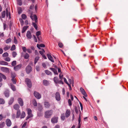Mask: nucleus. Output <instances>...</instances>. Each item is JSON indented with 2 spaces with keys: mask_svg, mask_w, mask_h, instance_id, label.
Returning a JSON list of instances; mask_svg holds the SVG:
<instances>
[{
  "mask_svg": "<svg viewBox=\"0 0 128 128\" xmlns=\"http://www.w3.org/2000/svg\"><path fill=\"white\" fill-rule=\"evenodd\" d=\"M70 114V110H67L65 113V116L66 118L69 117Z\"/></svg>",
  "mask_w": 128,
  "mask_h": 128,
  "instance_id": "dca6fc26",
  "label": "nucleus"
},
{
  "mask_svg": "<svg viewBox=\"0 0 128 128\" xmlns=\"http://www.w3.org/2000/svg\"><path fill=\"white\" fill-rule=\"evenodd\" d=\"M42 67L44 68H46V64L44 62H42Z\"/></svg>",
  "mask_w": 128,
  "mask_h": 128,
  "instance_id": "680f3d73",
  "label": "nucleus"
},
{
  "mask_svg": "<svg viewBox=\"0 0 128 128\" xmlns=\"http://www.w3.org/2000/svg\"><path fill=\"white\" fill-rule=\"evenodd\" d=\"M2 56L4 57H8V53L6 52L4 53Z\"/></svg>",
  "mask_w": 128,
  "mask_h": 128,
  "instance_id": "a19ab883",
  "label": "nucleus"
},
{
  "mask_svg": "<svg viewBox=\"0 0 128 128\" xmlns=\"http://www.w3.org/2000/svg\"><path fill=\"white\" fill-rule=\"evenodd\" d=\"M39 58L38 56L36 57L34 59V64H35L37 63L38 60L39 59Z\"/></svg>",
  "mask_w": 128,
  "mask_h": 128,
  "instance_id": "37998d69",
  "label": "nucleus"
},
{
  "mask_svg": "<svg viewBox=\"0 0 128 128\" xmlns=\"http://www.w3.org/2000/svg\"><path fill=\"white\" fill-rule=\"evenodd\" d=\"M18 12L19 14H20L22 12V8L21 7H20L18 8Z\"/></svg>",
  "mask_w": 128,
  "mask_h": 128,
  "instance_id": "c9c22d12",
  "label": "nucleus"
},
{
  "mask_svg": "<svg viewBox=\"0 0 128 128\" xmlns=\"http://www.w3.org/2000/svg\"><path fill=\"white\" fill-rule=\"evenodd\" d=\"M47 55L48 58L52 62H54V61L50 54H47Z\"/></svg>",
  "mask_w": 128,
  "mask_h": 128,
  "instance_id": "2eb2a0df",
  "label": "nucleus"
},
{
  "mask_svg": "<svg viewBox=\"0 0 128 128\" xmlns=\"http://www.w3.org/2000/svg\"><path fill=\"white\" fill-rule=\"evenodd\" d=\"M14 98L12 97L11 98L8 102V104L9 105H11L13 103L14 101Z\"/></svg>",
  "mask_w": 128,
  "mask_h": 128,
  "instance_id": "aec40b11",
  "label": "nucleus"
},
{
  "mask_svg": "<svg viewBox=\"0 0 128 128\" xmlns=\"http://www.w3.org/2000/svg\"><path fill=\"white\" fill-rule=\"evenodd\" d=\"M58 46L60 48H62L63 46V45L62 43L60 42H59L58 43Z\"/></svg>",
  "mask_w": 128,
  "mask_h": 128,
  "instance_id": "13d9d810",
  "label": "nucleus"
},
{
  "mask_svg": "<svg viewBox=\"0 0 128 128\" xmlns=\"http://www.w3.org/2000/svg\"><path fill=\"white\" fill-rule=\"evenodd\" d=\"M17 2L18 4L21 6L22 4V0H17Z\"/></svg>",
  "mask_w": 128,
  "mask_h": 128,
  "instance_id": "ea45409f",
  "label": "nucleus"
},
{
  "mask_svg": "<svg viewBox=\"0 0 128 128\" xmlns=\"http://www.w3.org/2000/svg\"><path fill=\"white\" fill-rule=\"evenodd\" d=\"M32 25L34 26V28H35L36 30H37L38 27L37 25L36 24V23L35 22H32Z\"/></svg>",
  "mask_w": 128,
  "mask_h": 128,
  "instance_id": "e433bc0d",
  "label": "nucleus"
},
{
  "mask_svg": "<svg viewBox=\"0 0 128 128\" xmlns=\"http://www.w3.org/2000/svg\"><path fill=\"white\" fill-rule=\"evenodd\" d=\"M43 84L46 86H48L49 84V82L48 81L46 80H44L43 81Z\"/></svg>",
  "mask_w": 128,
  "mask_h": 128,
  "instance_id": "412c9836",
  "label": "nucleus"
},
{
  "mask_svg": "<svg viewBox=\"0 0 128 128\" xmlns=\"http://www.w3.org/2000/svg\"><path fill=\"white\" fill-rule=\"evenodd\" d=\"M25 81L28 86L29 88H31L32 86V84L30 80L28 78H26L25 79Z\"/></svg>",
  "mask_w": 128,
  "mask_h": 128,
  "instance_id": "7ed1b4c3",
  "label": "nucleus"
},
{
  "mask_svg": "<svg viewBox=\"0 0 128 128\" xmlns=\"http://www.w3.org/2000/svg\"><path fill=\"white\" fill-rule=\"evenodd\" d=\"M75 111L76 114H78V110L76 107L75 108Z\"/></svg>",
  "mask_w": 128,
  "mask_h": 128,
  "instance_id": "774afa93",
  "label": "nucleus"
},
{
  "mask_svg": "<svg viewBox=\"0 0 128 128\" xmlns=\"http://www.w3.org/2000/svg\"><path fill=\"white\" fill-rule=\"evenodd\" d=\"M64 82L66 83V84H68L69 83L66 80V78H63Z\"/></svg>",
  "mask_w": 128,
  "mask_h": 128,
  "instance_id": "338daca9",
  "label": "nucleus"
},
{
  "mask_svg": "<svg viewBox=\"0 0 128 128\" xmlns=\"http://www.w3.org/2000/svg\"><path fill=\"white\" fill-rule=\"evenodd\" d=\"M22 49L23 52H26L27 50V49H26V47H22Z\"/></svg>",
  "mask_w": 128,
  "mask_h": 128,
  "instance_id": "0e129e2a",
  "label": "nucleus"
},
{
  "mask_svg": "<svg viewBox=\"0 0 128 128\" xmlns=\"http://www.w3.org/2000/svg\"><path fill=\"white\" fill-rule=\"evenodd\" d=\"M34 94V96L38 99H40L41 97L40 94L37 92L35 91Z\"/></svg>",
  "mask_w": 128,
  "mask_h": 128,
  "instance_id": "0eeeda50",
  "label": "nucleus"
},
{
  "mask_svg": "<svg viewBox=\"0 0 128 128\" xmlns=\"http://www.w3.org/2000/svg\"><path fill=\"white\" fill-rule=\"evenodd\" d=\"M20 114L21 112L20 110H18L16 113V118H19L20 116Z\"/></svg>",
  "mask_w": 128,
  "mask_h": 128,
  "instance_id": "6ab92c4d",
  "label": "nucleus"
},
{
  "mask_svg": "<svg viewBox=\"0 0 128 128\" xmlns=\"http://www.w3.org/2000/svg\"><path fill=\"white\" fill-rule=\"evenodd\" d=\"M68 103L70 106H71L72 105V101L70 99H69L68 100Z\"/></svg>",
  "mask_w": 128,
  "mask_h": 128,
  "instance_id": "bf43d9fd",
  "label": "nucleus"
},
{
  "mask_svg": "<svg viewBox=\"0 0 128 128\" xmlns=\"http://www.w3.org/2000/svg\"><path fill=\"white\" fill-rule=\"evenodd\" d=\"M44 52L45 51L44 49H42L41 50L39 51L40 53L42 55H44L43 54Z\"/></svg>",
  "mask_w": 128,
  "mask_h": 128,
  "instance_id": "864d4df0",
  "label": "nucleus"
},
{
  "mask_svg": "<svg viewBox=\"0 0 128 128\" xmlns=\"http://www.w3.org/2000/svg\"><path fill=\"white\" fill-rule=\"evenodd\" d=\"M0 69L2 71L6 72H8L9 71L8 68H7L2 67Z\"/></svg>",
  "mask_w": 128,
  "mask_h": 128,
  "instance_id": "4468645a",
  "label": "nucleus"
},
{
  "mask_svg": "<svg viewBox=\"0 0 128 128\" xmlns=\"http://www.w3.org/2000/svg\"><path fill=\"white\" fill-rule=\"evenodd\" d=\"M6 16L8 17V16H9V18H11L10 15V12H8V9L6 8Z\"/></svg>",
  "mask_w": 128,
  "mask_h": 128,
  "instance_id": "4be33fe9",
  "label": "nucleus"
},
{
  "mask_svg": "<svg viewBox=\"0 0 128 128\" xmlns=\"http://www.w3.org/2000/svg\"><path fill=\"white\" fill-rule=\"evenodd\" d=\"M5 12L4 11L2 12V18H4L5 16Z\"/></svg>",
  "mask_w": 128,
  "mask_h": 128,
  "instance_id": "3c124183",
  "label": "nucleus"
},
{
  "mask_svg": "<svg viewBox=\"0 0 128 128\" xmlns=\"http://www.w3.org/2000/svg\"><path fill=\"white\" fill-rule=\"evenodd\" d=\"M28 115L26 119V120H27L29 118L32 117L33 115L32 114V110L30 108H28L27 110Z\"/></svg>",
  "mask_w": 128,
  "mask_h": 128,
  "instance_id": "f03ea898",
  "label": "nucleus"
},
{
  "mask_svg": "<svg viewBox=\"0 0 128 128\" xmlns=\"http://www.w3.org/2000/svg\"><path fill=\"white\" fill-rule=\"evenodd\" d=\"M16 64V60H14L12 61L11 64L12 66H14Z\"/></svg>",
  "mask_w": 128,
  "mask_h": 128,
  "instance_id": "f704fd0d",
  "label": "nucleus"
},
{
  "mask_svg": "<svg viewBox=\"0 0 128 128\" xmlns=\"http://www.w3.org/2000/svg\"><path fill=\"white\" fill-rule=\"evenodd\" d=\"M28 27V26H24L22 28V33H24Z\"/></svg>",
  "mask_w": 128,
  "mask_h": 128,
  "instance_id": "cd10ccee",
  "label": "nucleus"
},
{
  "mask_svg": "<svg viewBox=\"0 0 128 128\" xmlns=\"http://www.w3.org/2000/svg\"><path fill=\"white\" fill-rule=\"evenodd\" d=\"M33 36L34 37V41L35 42H37V40L36 37L34 35H33Z\"/></svg>",
  "mask_w": 128,
  "mask_h": 128,
  "instance_id": "69168bd1",
  "label": "nucleus"
},
{
  "mask_svg": "<svg viewBox=\"0 0 128 128\" xmlns=\"http://www.w3.org/2000/svg\"><path fill=\"white\" fill-rule=\"evenodd\" d=\"M40 32L39 31L37 32L36 33V35L37 37L39 36L40 35Z\"/></svg>",
  "mask_w": 128,
  "mask_h": 128,
  "instance_id": "4d7b16f0",
  "label": "nucleus"
},
{
  "mask_svg": "<svg viewBox=\"0 0 128 128\" xmlns=\"http://www.w3.org/2000/svg\"><path fill=\"white\" fill-rule=\"evenodd\" d=\"M50 69L53 72H54V74H58L57 71L56 70L53 68H50Z\"/></svg>",
  "mask_w": 128,
  "mask_h": 128,
  "instance_id": "b1692460",
  "label": "nucleus"
},
{
  "mask_svg": "<svg viewBox=\"0 0 128 128\" xmlns=\"http://www.w3.org/2000/svg\"><path fill=\"white\" fill-rule=\"evenodd\" d=\"M14 42L16 44L18 43V41L16 38V37L14 36Z\"/></svg>",
  "mask_w": 128,
  "mask_h": 128,
  "instance_id": "58836bf2",
  "label": "nucleus"
},
{
  "mask_svg": "<svg viewBox=\"0 0 128 128\" xmlns=\"http://www.w3.org/2000/svg\"><path fill=\"white\" fill-rule=\"evenodd\" d=\"M0 64L2 65H8V63L4 61H0Z\"/></svg>",
  "mask_w": 128,
  "mask_h": 128,
  "instance_id": "393cba45",
  "label": "nucleus"
},
{
  "mask_svg": "<svg viewBox=\"0 0 128 128\" xmlns=\"http://www.w3.org/2000/svg\"><path fill=\"white\" fill-rule=\"evenodd\" d=\"M4 100L3 99L0 98V104H3L4 103Z\"/></svg>",
  "mask_w": 128,
  "mask_h": 128,
  "instance_id": "de8ad7c7",
  "label": "nucleus"
},
{
  "mask_svg": "<svg viewBox=\"0 0 128 128\" xmlns=\"http://www.w3.org/2000/svg\"><path fill=\"white\" fill-rule=\"evenodd\" d=\"M10 86L11 89L13 91H15L16 90L15 87L14 85L12 84H10Z\"/></svg>",
  "mask_w": 128,
  "mask_h": 128,
  "instance_id": "bb28decb",
  "label": "nucleus"
},
{
  "mask_svg": "<svg viewBox=\"0 0 128 128\" xmlns=\"http://www.w3.org/2000/svg\"><path fill=\"white\" fill-rule=\"evenodd\" d=\"M4 60L6 61L9 62L10 60V58L8 57H7L4 58Z\"/></svg>",
  "mask_w": 128,
  "mask_h": 128,
  "instance_id": "6e6d98bb",
  "label": "nucleus"
},
{
  "mask_svg": "<svg viewBox=\"0 0 128 128\" xmlns=\"http://www.w3.org/2000/svg\"><path fill=\"white\" fill-rule=\"evenodd\" d=\"M5 122L6 125L8 127L10 126L12 124V122L11 120L8 118L6 120Z\"/></svg>",
  "mask_w": 128,
  "mask_h": 128,
  "instance_id": "39448f33",
  "label": "nucleus"
},
{
  "mask_svg": "<svg viewBox=\"0 0 128 128\" xmlns=\"http://www.w3.org/2000/svg\"><path fill=\"white\" fill-rule=\"evenodd\" d=\"M65 118V117L64 116V114H62L61 116V119L62 120H64Z\"/></svg>",
  "mask_w": 128,
  "mask_h": 128,
  "instance_id": "c03bdc74",
  "label": "nucleus"
},
{
  "mask_svg": "<svg viewBox=\"0 0 128 128\" xmlns=\"http://www.w3.org/2000/svg\"><path fill=\"white\" fill-rule=\"evenodd\" d=\"M30 17L32 21H34L36 23L38 22V18L36 15H33L31 14L30 15Z\"/></svg>",
  "mask_w": 128,
  "mask_h": 128,
  "instance_id": "20e7f679",
  "label": "nucleus"
},
{
  "mask_svg": "<svg viewBox=\"0 0 128 128\" xmlns=\"http://www.w3.org/2000/svg\"><path fill=\"white\" fill-rule=\"evenodd\" d=\"M12 41V39L10 38L5 40V42L6 44H8Z\"/></svg>",
  "mask_w": 128,
  "mask_h": 128,
  "instance_id": "72a5a7b5",
  "label": "nucleus"
},
{
  "mask_svg": "<svg viewBox=\"0 0 128 128\" xmlns=\"http://www.w3.org/2000/svg\"><path fill=\"white\" fill-rule=\"evenodd\" d=\"M80 90L82 94L85 97L87 96V95L84 90L82 87L80 88Z\"/></svg>",
  "mask_w": 128,
  "mask_h": 128,
  "instance_id": "f8f14e48",
  "label": "nucleus"
},
{
  "mask_svg": "<svg viewBox=\"0 0 128 128\" xmlns=\"http://www.w3.org/2000/svg\"><path fill=\"white\" fill-rule=\"evenodd\" d=\"M0 75H1L2 78L3 79H4V80H5L6 79V78L4 75L3 74H2L1 73H0Z\"/></svg>",
  "mask_w": 128,
  "mask_h": 128,
  "instance_id": "5fc2aeb1",
  "label": "nucleus"
},
{
  "mask_svg": "<svg viewBox=\"0 0 128 128\" xmlns=\"http://www.w3.org/2000/svg\"><path fill=\"white\" fill-rule=\"evenodd\" d=\"M52 110H48L46 112L44 113V117L46 118H50L53 113Z\"/></svg>",
  "mask_w": 128,
  "mask_h": 128,
  "instance_id": "f257e3e1",
  "label": "nucleus"
},
{
  "mask_svg": "<svg viewBox=\"0 0 128 128\" xmlns=\"http://www.w3.org/2000/svg\"><path fill=\"white\" fill-rule=\"evenodd\" d=\"M26 71L27 74H29L32 70V68L30 65H28L26 68Z\"/></svg>",
  "mask_w": 128,
  "mask_h": 128,
  "instance_id": "423d86ee",
  "label": "nucleus"
},
{
  "mask_svg": "<svg viewBox=\"0 0 128 128\" xmlns=\"http://www.w3.org/2000/svg\"><path fill=\"white\" fill-rule=\"evenodd\" d=\"M36 69L38 71H39L40 70V68L38 66H36Z\"/></svg>",
  "mask_w": 128,
  "mask_h": 128,
  "instance_id": "e2e57ef3",
  "label": "nucleus"
},
{
  "mask_svg": "<svg viewBox=\"0 0 128 128\" xmlns=\"http://www.w3.org/2000/svg\"><path fill=\"white\" fill-rule=\"evenodd\" d=\"M58 117H54L51 119V122L53 124L56 123L58 122Z\"/></svg>",
  "mask_w": 128,
  "mask_h": 128,
  "instance_id": "6e6552de",
  "label": "nucleus"
},
{
  "mask_svg": "<svg viewBox=\"0 0 128 128\" xmlns=\"http://www.w3.org/2000/svg\"><path fill=\"white\" fill-rule=\"evenodd\" d=\"M4 94L5 96L7 98L9 97V92L8 91H6L5 92Z\"/></svg>",
  "mask_w": 128,
  "mask_h": 128,
  "instance_id": "4c0bfd02",
  "label": "nucleus"
},
{
  "mask_svg": "<svg viewBox=\"0 0 128 128\" xmlns=\"http://www.w3.org/2000/svg\"><path fill=\"white\" fill-rule=\"evenodd\" d=\"M18 103L21 106L24 105V102L22 99L21 98H19L18 99Z\"/></svg>",
  "mask_w": 128,
  "mask_h": 128,
  "instance_id": "9b49d317",
  "label": "nucleus"
},
{
  "mask_svg": "<svg viewBox=\"0 0 128 128\" xmlns=\"http://www.w3.org/2000/svg\"><path fill=\"white\" fill-rule=\"evenodd\" d=\"M29 55L27 53H26L25 55L24 58L25 59H28L29 57Z\"/></svg>",
  "mask_w": 128,
  "mask_h": 128,
  "instance_id": "79ce46f5",
  "label": "nucleus"
},
{
  "mask_svg": "<svg viewBox=\"0 0 128 128\" xmlns=\"http://www.w3.org/2000/svg\"><path fill=\"white\" fill-rule=\"evenodd\" d=\"M19 20L20 22L21 25L22 26H23L24 24V21L23 20H22V19L20 18L19 19Z\"/></svg>",
  "mask_w": 128,
  "mask_h": 128,
  "instance_id": "49530a36",
  "label": "nucleus"
},
{
  "mask_svg": "<svg viewBox=\"0 0 128 128\" xmlns=\"http://www.w3.org/2000/svg\"><path fill=\"white\" fill-rule=\"evenodd\" d=\"M45 46L44 44H40L39 45L38 44H37V46L38 49H40V47H44Z\"/></svg>",
  "mask_w": 128,
  "mask_h": 128,
  "instance_id": "c85d7f7f",
  "label": "nucleus"
},
{
  "mask_svg": "<svg viewBox=\"0 0 128 128\" xmlns=\"http://www.w3.org/2000/svg\"><path fill=\"white\" fill-rule=\"evenodd\" d=\"M38 110L40 112L42 111L43 110V108H42V106L41 104H38Z\"/></svg>",
  "mask_w": 128,
  "mask_h": 128,
  "instance_id": "f3484780",
  "label": "nucleus"
},
{
  "mask_svg": "<svg viewBox=\"0 0 128 128\" xmlns=\"http://www.w3.org/2000/svg\"><path fill=\"white\" fill-rule=\"evenodd\" d=\"M22 66V64H20L14 66V69L15 70L17 71L20 69Z\"/></svg>",
  "mask_w": 128,
  "mask_h": 128,
  "instance_id": "1a4fd4ad",
  "label": "nucleus"
},
{
  "mask_svg": "<svg viewBox=\"0 0 128 128\" xmlns=\"http://www.w3.org/2000/svg\"><path fill=\"white\" fill-rule=\"evenodd\" d=\"M25 115H26V114H25V112H22V114H21V116H20V118H24V117L25 116Z\"/></svg>",
  "mask_w": 128,
  "mask_h": 128,
  "instance_id": "7c9ffc66",
  "label": "nucleus"
},
{
  "mask_svg": "<svg viewBox=\"0 0 128 128\" xmlns=\"http://www.w3.org/2000/svg\"><path fill=\"white\" fill-rule=\"evenodd\" d=\"M45 72L48 75H51L52 74L51 72L47 70H45Z\"/></svg>",
  "mask_w": 128,
  "mask_h": 128,
  "instance_id": "473e14b6",
  "label": "nucleus"
},
{
  "mask_svg": "<svg viewBox=\"0 0 128 128\" xmlns=\"http://www.w3.org/2000/svg\"><path fill=\"white\" fill-rule=\"evenodd\" d=\"M12 81L14 84H15L16 83V80L15 78H12Z\"/></svg>",
  "mask_w": 128,
  "mask_h": 128,
  "instance_id": "052dcab7",
  "label": "nucleus"
},
{
  "mask_svg": "<svg viewBox=\"0 0 128 128\" xmlns=\"http://www.w3.org/2000/svg\"><path fill=\"white\" fill-rule=\"evenodd\" d=\"M55 98L56 100L58 101L60 100L61 98L60 93L58 92H56L55 94Z\"/></svg>",
  "mask_w": 128,
  "mask_h": 128,
  "instance_id": "9d476101",
  "label": "nucleus"
},
{
  "mask_svg": "<svg viewBox=\"0 0 128 128\" xmlns=\"http://www.w3.org/2000/svg\"><path fill=\"white\" fill-rule=\"evenodd\" d=\"M5 125V122H1L0 123V128H3Z\"/></svg>",
  "mask_w": 128,
  "mask_h": 128,
  "instance_id": "c756f323",
  "label": "nucleus"
},
{
  "mask_svg": "<svg viewBox=\"0 0 128 128\" xmlns=\"http://www.w3.org/2000/svg\"><path fill=\"white\" fill-rule=\"evenodd\" d=\"M16 49L15 46L14 45H13L12 46L10 50L12 51Z\"/></svg>",
  "mask_w": 128,
  "mask_h": 128,
  "instance_id": "603ef678",
  "label": "nucleus"
},
{
  "mask_svg": "<svg viewBox=\"0 0 128 128\" xmlns=\"http://www.w3.org/2000/svg\"><path fill=\"white\" fill-rule=\"evenodd\" d=\"M54 81L55 83L57 84L58 82V80L57 77H55L54 79Z\"/></svg>",
  "mask_w": 128,
  "mask_h": 128,
  "instance_id": "2f4dec72",
  "label": "nucleus"
},
{
  "mask_svg": "<svg viewBox=\"0 0 128 128\" xmlns=\"http://www.w3.org/2000/svg\"><path fill=\"white\" fill-rule=\"evenodd\" d=\"M14 109L18 110H19L18 109L20 108V106L18 104H16L14 106Z\"/></svg>",
  "mask_w": 128,
  "mask_h": 128,
  "instance_id": "5701e85b",
  "label": "nucleus"
},
{
  "mask_svg": "<svg viewBox=\"0 0 128 128\" xmlns=\"http://www.w3.org/2000/svg\"><path fill=\"white\" fill-rule=\"evenodd\" d=\"M10 48V46L7 45L4 48V50L5 51H6L9 49Z\"/></svg>",
  "mask_w": 128,
  "mask_h": 128,
  "instance_id": "a878e982",
  "label": "nucleus"
},
{
  "mask_svg": "<svg viewBox=\"0 0 128 128\" xmlns=\"http://www.w3.org/2000/svg\"><path fill=\"white\" fill-rule=\"evenodd\" d=\"M12 54L13 57L14 58L16 57L17 54L16 52L13 51L12 52Z\"/></svg>",
  "mask_w": 128,
  "mask_h": 128,
  "instance_id": "a18cd8bd",
  "label": "nucleus"
},
{
  "mask_svg": "<svg viewBox=\"0 0 128 128\" xmlns=\"http://www.w3.org/2000/svg\"><path fill=\"white\" fill-rule=\"evenodd\" d=\"M44 106L45 108H48L50 107V104L48 102H44Z\"/></svg>",
  "mask_w": 128,
  "mask_h": 128,
  "instance_id": "a211bd4d",
  "label": "nucleus"
},
{
  "mask_svg": "<svg viewBox=\"0 0 128 128\" xmlns=\"http://www.w3.org/2000/svg\"><path fill=\"white\" fill-rule=\"evenodd\" d=\"M22 19L25 20L26 19L27 16H26L24 14H22Z\"/></svg>",
  "mask_w": 128,
  "mask_h": 128,
  "instance_id": "09e8293b",
  "label": "nucleus"
},
{
  "mask_svg": "<svg viewBox=\"0 0 128 128\" xmlns=\"http://www.w3.org/2000/svg\"><path fill=\"white\" fill-rule=\"evenodd\" d=\"M26 36L27 38L29 39H31L32 38V35L31 32L30 31H27L26 34Z\"/></svg>",
  "mask_w": 128,
  "mask_h": 128,
  "instance_id": "ddd939ff",
  "label": "nucleus"
},
{
  "mask_svg": "<svg viewBox=\"0 0 128 128\" xmlns=\"http://www.w3.org/2000/svg\"><path fill=\"white\" fill-rule=\"evenodd\" d=\"M32 104L34 106H37V103L36 100H34L32 101Z\"/></svg>",
  "mask_w": 128,
  "mask_h": 128,
  "instance_id": "8fccbe9b",
  "label": "nucleus"
}]
</instances>
